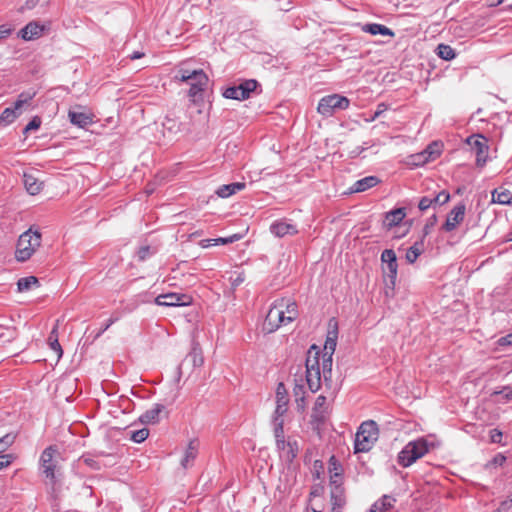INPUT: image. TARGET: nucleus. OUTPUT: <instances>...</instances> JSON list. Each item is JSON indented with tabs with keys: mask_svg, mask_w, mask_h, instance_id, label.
I'll list each match as a JSON object with an SVG mask.
<instances>
[{
	"mask_svg": "<svg viewBox=\"0 0 512 512\" xmlns=\"http://www.w3.org/2000/svg\"><path fill=\"white\" fill-rule=\"evenodd\" d=\"M289 398L285 385L280 382L276 388V404L288 405Z\"/></svg>",
	"mask_w": 512,
	"mask_h": 512,
	"instance_id": "58836bf2",
	"label": "nucleus"
},
{
	"mask_svg": "<svg viewBox=\"0 0 512 512\" xmlns=\"http://www.w3.org/2000/svg\"><path fill=\"white\" fill-rule=\"evenodd\" d=\"M12 33V28L8 25H0V38H6Z\"/></svg>",
	"mask_w": 512,
	"mask_h": 512,
	"instance_id": "69168bd1",
	"label": "nucleus"
},
{
	"mask_svg": "<svg viewBox=\"0 0 512 512\" xmlns=\"http://www.w3.org/2000/svg\"><path fill=\"white\" fill-rule=\"evenodd\" d=\"M436 223H437V216L435 214H433L431 217H429L426 220V223L422 229L421 239L424 240L431 233V231L433 230Z\"/></svg>",
	"mask_w": 512,
	"mask_h": 512,
	"instance_id": "79ce46f5",
	"label": "nucleus"
},
{
	"mask_svg": "<svg viewBox=\"0 0 512 512\" xmlns=\"http://www.w3.org/2000/svg\"><path fill=\"white\" fill-rule=\"evenodd\" d=\"M500 346H512V332L498 340Z\"/></svg>",
	"mask_w": 512,
	"mask_h": 512,
	"instance_id": "e2e57ef3",
	"label": "nucleus"
},
{
	"mask_svg": "<svg viewBox=\"0 0 512 512\" xmlns=\"http://www.w3.org/2000/svg\"><path fill=\"white\" fill-rule=\"evenodd\" d=\"M465 144L470 146L475 153V164L478 168H483L489 159L488 139L483 134H472L465 139Z\"/></svg>",
	"mask_w": 512,
	"mask_h": 512,
	"instance_id": "0eeeda50",
	"label": "nucleus"
},
{
	"mask_svg": "<svg viewBox=\"0 0 512 512\" xmlns=\"http://www.w3.org/2000/svg\"><path fill=\"white\" fill-rule=\"evenodd\" d=\"M192 75L196 78V84H191L188 95L192 98L200 95L208 84V77L202 69L192 70Z\"/></svg>",
	"mask_w": 512,
	"mask_h": 512,
	"instance_id": "4468645a",
	"label": "nucleus"
},
{
	"mask_svg": "<svg viewBox=\"0 0 512 512\" xmlns=\"http://www.w3.org/2000/svg\"><path fill=\"white\" fill-rule=\"evenodd\" d=\"M192 302L191 296L187 294L167 293L155 298V303L159 306L176 307L187 306Z\"/></svg>",
	"mask_w": 512,
	"mask_h": 512,
	"instance_id": "ddd939ff",
	"label": "nucleus"
},
{
	"mask_svg": "<svg viewBox=\"0 0 512 512\" xmlns=\"http://www.w3.org/2000/svg\"><path fill=\"white\" fill-rule=\"evenodd\" d=\"M350 105V100L340 94H331L320 99L317 111L323 117H331L337 111L346 110Z\"/></svg>",
	"mask_w": 512,
	"mask_h": 512,
	"instance_id": "423d86ee",
	"label": "nucleus"
},
{
	"mask_svg": "<svg viewBox=\"0 0 512 512\" xmlns=\"http://www.w3.org/2000/svg\"><path fill=\"white\" fill-rule=\"evenodd\" d=\"M239 239H240V236H239V235H237V234H234V235H232V236H230V237H225V238L220 237V238H216V239H214V243H213V244H217V245L222 244V245H225V244L233 243L234 241H237V240H239Z\"/></svg>",
	"mask_w": 512,
	"mask_h": 512,
	"instance_id": "8fccbe9b",
	"label": "nucleus"
},
{
	"mask_svg": "<svg viewBox=\"0 0 512 512\" xmlns=\"http://www.w3.org/2000/svg\"><path fill=\"white\" fill-rule=\"evenodd\" d=\"M432 206H435L433 197L424 196L419 200L418 208L420 211H426Z\"/></svg>",
	"mask_w": 512,
	"mask_h": 512,
	"instance_id": "49530a36",
	"label": "nucleus"
},
{
	"mask_svg": "<svg viewBox=\"0 0 512 512\" xmlns=\"http://www.w3.org/2000/svg\"><path fill=\"white\" fill-rule=\"evenodd\" d=\"M176 79H179L182 82H186L189 85L196 84V78L192 75V70L180 68L175 76Z\"/></svg>",
	"mask_w": 512,
	"mask_h": 512,
	"instance_id": "4c0bfd02",
	"label": "nucleus"
},
{
	"mask_svg": "<svg viewBox=\"0 0 512 512\" xmlns=\"http://www.w3.org/2000/svg\"><path fill=\"white\" fill-rule=\"evenodd\" d=\"M320 350L312 345L306 358V382L311 392H317L322 383L331 401L334 400L340 386L332 379L333 359L324 358L320 365Z\"/></svg>",
	"mask_w": 512,
	"mask_h": 512,
	"instance_id": "f257e3e1",
	"label": "nucleus"
},
{
	"mask_svg": "<svg viewBox=\"0 0 512 512\" xmlns=\"http://www.w3.org/2000/svg\"><path fill=\"white\" fill-rule=\"evenodd\" d=\"M362 30L366 33H370L371 35H384V36H390V37H394V32L386 27L385 25H382V24H378V23H368V24H365L363 27H362Z\"/></svg>",
	"mask_w": 512,
	"mask_h": 512,
	"instance_id": "a878e982",
	"label": "nucleus"
},
{
	"mask_svg": "<svg viewBox=\"0 0 512 512\" xmlns=\"http://www.w3.org/2000/svg\"><path fill=\"white\" fill-rule=\"evenodd\" d=\"M505 461H506V457L503 454L498 453L489 462V465L497 467V466L503 465L505 463Z\"/></svg>",
	"mask_w": 512,
	"mask_h": 512,
	"instance_id": "6e6d98bb",
	"label": "nucleus"
},
{
	"mask_svg": "<svg viewBox=\"0 0 512 512\" xmlns=\"http://www.w3.org/2000/svg\"><path fill=\"white\" fill-rule=\"evenodd\" d=\"M192 355L194 356V364L201 365L203 363V358L200 353H198L197 348L194 347L192 350Z\"/></svg>",
	"mask_w": 512,
	"mask_h": 512,
	"instance_id": "338daca9",
	"label": "nucleus"
},
{
	"mask_svg": "<svg viewBox=\"0 0 512 512\" xmlns=\"http://www.w3.org/2000/svg\"><path fill=\"white\" fill-rule=\"evenodd\" d=\"M503 434L498 429H492L490 431V440L492 443H501Z\"/></svg>",
	"mask_w": 512,
	"mask_h": 512,
	"instance_id": "4d7b16f0",
	"label": "nucleus"
},
{
	"mask_svg": "<svg viewBox=\"0 0 512 512\" xmlns=\"http://www.w3.org/2000/svg\"><path fill=\"white\" fill-rule=\"evenodd\" d=\"M14 456L12 454H1L0 453V470L8 467L14 460Z\"/></svg>",
	"mask_w": 512,
	"mask_h": 512,
	"instance_id": "09e8293b",
	"label": "nucleus"
},
{
	"mask_svg": "<svg viewBox=\"0 0 512 512\" xmlns=\"http://www.w3.org/2000/svg\"><path fill=\"white\" fill-rule=\"evenodd\" d=\"M149 436V430L146 428H142L140 430L134 431L131 435V440L136 443H141L147 439Z\"/></svg>",
	"mask_w": 512,
	"mask_h": 512,
	"instance_id": "37998d69",
	"label": "nucleus"
},
{
	"mask_svg": "<svg viewBox=\"0 0 512 512\" xmlns=\"http://www.w3.org/2000/svg\"><path fill=\"white\" fill-rule=\"evenodd\" d=\"M424 251V240L416 241L406 252V260L409 263H414L417 258Z\"/></svg>",
	"mask_w": 512,
	"mask_h": 512,
	"instance_id": "cd10ccee",
	"label": "nucleus"
},
{
	"mask_svg": "<svg viewBox=\"0 0 512 512\" xmlns=\"http://www.w3.org/2000/svg\"><path fill=\"white\" fill-rule=\"evenodd\" d=\"M380 180L376 176H367L356 181L351 187L352 193L364 192L376 186Z\"/></svg>",
	"mask_w": 512,
	"mask_h": 512,
	"instance_id": "4be33fe9",
	"label": "nucleus"
},
{
	"mask_svg": "<svg viewBox=\"0 0 512 512\" xmlns=\"http://www.w3.org/2000/svg\"><path fill=\"white\" fill-rule=\"evenodd\" d=\"M39 280L35 276H28L20 278L17 282V289L19 292L28 291L32 288L34 285H38Z\"/></svg>",
	"mask_w": 512,
	"mask_h": 512,
	"instance_id": "f704fd0d",
	"label": "nucleus"
},
{
	"mask_svg": "<svg viewBox=\"0 0 512 512\" xmlns=\"http://www.w3.org/2000/svg\"><path fill=\"white\" fill-rule=\"evenodd\" d=\"M273 432H274L275 441L285 439V436H284V428H282V429H280V430H279V429H277V428H274V429H273Z\"/></svg>",
	"mask_w": 512,
	"mask_h": 512,
	"instance_id": "774afa93",
	"label": "nucleus"
},
{
	"mask_svg": "<svg viewBox=\"0 0 512 512\" xmlns=\"http://www.w3.org/2000/svg\"><path fill=\"white\" fill-rule=\"evenodd\" d=\"M21 114L20 109H16L15 105L13 108L8 107L0 115V123L4 125L11 124Z\"/></svg>",
	"mask_w": 512,
	"mask_h": 512,
	"instance_id": "c756f323",
	"label": "nucleus"
},
{
	"mask_svg": "<svg viewBox=\"0 0 512 512\" xmlns=\"http://www.w3.org/2000/svg\"><path fill=\"white\" fill-rule=\"evenodd\" d=\"M272 425H273V429L277 428L280 430V429L284 428V417L283 416L278 417L276 415H273Z\"/></svg>",
	"mask_w": 512,
	"mask_h": 512,
	"instance_id": "052dcab7",
	"label": "nucleus"
},
{
	"mask_svg": "<svg viewBox=\"0 0 512 512\" xmlns=\"http://www.w3.org/2000/svg\"><path fill=\"white\" fill-rule=\"evenodd\" d=\"M197 453H198L197 442L194 440L190 441L185 450L184 457L181 460V466L185 469L192 466L195 458L197 457Z\"/></svg>",
	"mask_w": 512,
	"mask_h": 512,
	"instance_id": "393cba45",
	"label": "nucleus"
},
{
	"mask_svg": "<svg viewBox=\"0 0 512 512\" xmlns=\"http://www.w3.org/2000/svg\"><path fill=\"white\" fill-rule=\"evenodd\" d=\"M287 448L280 454L286 461L292 462L298 455V443L297 441L288 440L286 444Z\"/></svg>",
	"mask_w": 512,
	"mask_h": 512,
	"instance_id": "7c9ffc66",
	"label": "nucleus"
},
{
	"mask_svg": "<svg viewBox=\"0 0 512 512\" xmlns=\"http://www.w3.org/2000/svg\"><path fill=\"white\" fill-rule=\"evenodd\" d=\"M58 456L59 452L57 446L50 445L43 450L39 459V470L52 485L57 483L60 475L56 460Z\"/></svg>",
	"mask_w": 512,
	"mask_h": 512,
	"instance_id": "20e7f679",
	"label": "nucleus"
},
{
	"mask_svg": "<svg viewBox=\"0 0 512 512\" xmlns=\"http://www.w3.org/2000/svg\"><path fill=\"white\" fill-rule=\"evenodd\" d=\"M68 117L73 125L85 128L93 123L92 115L85 112L69 110Z\"/></svg>",
	"mask_w": 512,
	"mask_h": 512,
	"instance_id": "f3484780",
	"label": "nucleus"
},
{
	"mask_svg": "<svg viewBox=\"0 0 512 512\" xmlns=\"http://www.w3.org/2000/svg\"><path fill=\"white\" fill-rule=\"evenodd\" d=\"M496 394L502 395V398L505 401H511L512 400V385L511 386H505L502 388V390L495 392Z\"/></svg>",
	"mask_w": 512,
	"mask_h": 512,
	"instance_id": "864d4df0",
	"label": "nucleus"
},
{
	"mask_svg": "<svg viewBox=\"0 0 512 512\" xmlns=\"http://www.w3.org/2000/svg\"><path fill=\"white\" fill-rule=\"evenodd\" d=\"M334 472H338L339 475H342V467L337 461L335 460V457L332 456L329 461V473L330 475L334 474Z\"/></svg>",
	"mask_w": 512,
	"mask_h": 512,
	"instance_id": "3c124183",
	"label": "nucleus"
},
{
	"mask_svg": "<svg viewBox=\"0 0 512 512\" xmlns=\"http://www.w3.org/2000/svg\"><path fill=\"white\" fill-rule=\"evenodd\" d=\"M42 236L37 230L33 231L31 228L19 236L15 258L19 262L29 260L36 250L41 246Z\"/></svg>",
	"mask_w": 512,
	"mask_h": 512,
	"instance_id": "f03ea898",
	"label": "nucleus"
},
{
	"mask_svg": "<svg viewBox=\"0 0 512 512\" xmlns=\"http://www.w3.org/2000/svg\"><path fill=\"white\" fill-rule=\"evenodd\" d=\"M381 261L383 263L382 271L385 285L393 289L396 284L398 273V264L395 251L392 249H385L381 254Z\"/></svg>",
	"mask_w": 512,
	"mask_h": 512,
	"instance_id": "6e6552de",
	"label": "nucleus"
},
{
	"mask_svg": "<svg viewBox=\"0 0 512 512\" xmlns=\"http://www.w3.org/2000/svg\"><path fill=\"white\" fill-rule=\"evenodd\" d=\"M430 449L429 442L424 438H419L408 442L398 454V463L402 467H409L418 459L423 457Z\"/></svg>",
	"mask_w": 512,
	"mask_h": 512,
	"instance_id": "39448f33",
	"label": "nucleus"
},
{
	"mask_svg": "<svg viewBox=\"0 0 512 512\" xmlns=\"http://www.w3.org/2000/svg\"><path fill=\"white\" fill-rule=\"evenodd\" d=\"M388 105L384 102L379 103L369 121H374L379 118L385 111H387Z\"/></svg>",
	"mask_w": 512,
	"mask_h": 512,
	"instance_id": "de8ad7c7",
	"label": "nucleus"
},
{
	"mask_svg": "<svg viewBox=\"0 0 512 512\" xmlns=\"http://www.w3.org/2000/svg\"><path fill=\"white\" fill-rule=\"evenodd\" d=\"M342 475H339L338 472H334V474L330 475V486L331 488H335V486L342 485Z\"/></svg>",
	"mask_w": 512,
	"mask_h": 512,
	"instance_id": "13d9d810",
	"label": "nucleus"
},
{
	"mask_svg": "<svg viewBox=\"0 0 512 512\" xmlns=\"http://www.w3.org/2000/svg\"><path fill=\"white\" fill-rule=\"evenodd\" d=\"M411 159H412V163L414 165H417V166L423 165V164H425V163L430 161L429 160V155H426L424 150L422 152H420V153L412 155Z\"/></svg>",
	"mask_w": 512,
	"mask_h": 512,
	"instance_id": "c03bdc74",
	"label": "nucleus"
},
{
	"mask_svg": "<svg viewBox=\"0 0 512 512\" xmlns=\"http://www.w3.org/2000/svg\"><path fill=\"white\" fill-rule=\"evenodd\" d=\"M396 499L390 495H384L376 501L368 512H387L394 507Z\"/></svg>",
	"mask_w": 512,
	"mask_h": 512,
	"instance_id": "b1692460",
	"label": "nucleus"
},
{
	"mask_svg": "<svg viewBox=\"0 0 512 512\" xmlns=\"http://www.w3.org/2000/svg\"><path fill=\"white\" fill-rule=\"evenodd\" d=\"M424 152L426 155H429V160L433 161L440 156L442 152V144L440 142L434 141L426 147Z\"/></svg>",
	"mask_w": 512,
	"mask_h": 512,
	"instance_id": "c9c22d12",
	"label": "nucleus"
},
{
	"mask_svg": "<svg viewBox=\"0 0 512 512\" xmlns=\"http://www.w3.org/2000/svg\"><path fill=\"white\" fill-rule=\"evenodd\" d=\"M16 435L14 433H7L0 438V453L5 452L15 442Z\"/></svg>",
	"mask_w": 512,
	"mask_h": 512,
	"instance_id": "ea45409f",
	"label": "nucleus"
},
{
	"mask_svg": "<svg viewBox=\"0 0 512 512\" xmlns=\"http://www.w3.org/2000/svg\"><path fill=\"white\" fill-rule=\"evenodd\" d=\"M41 125V119L37 116L33 117L32 120L26 125L24 128V132H28L30 130H37Z\"/></svg>",
	"mask_w": 512,
	"mask_h": 512,
	"instance_id": "603ef678",
	"label": "nucleus"
},
{
	"mask_svg": "<svg viewBox=\"0 0 512 512\" xmlns=\"http://www.w3.org/2000/svg\"><path fill=\"white\" fill-rule=\"evenodd\" d=\"M245 186L246 185L243 182L222 185L217 189L216 194L221 198H227L235 194L237 191L243 190Z\"/></svg>",
	"mask_w": 512,
	"mask_h": 512,
	"instance_id": "bb28decb",
	"label": "nucleus"
},
{
	"mask_svg": "<svg viewBox=\"0 0 512 512\" xmlns=\"http://www.w3.org/2000/svg\"><path fill=\"white\" fill-rule=\"evenodd\" d=\"M36 95V92L34 91H25L19 94L17 100L15 101V108L20 109L23 107V105L28 104Z\"/></svg>",
	"mask_w": 512,
	"mask_h": 512,
	"instance_id": "e433bc0d",
	"label": "nucleus"
},
{
	"mask_svg": "<svg viewBox=\"0 0 512 512\" xmlns=\"http://www.w3.org/2000/svg\"><path fill=\"white\" fill-rule=\"evenodd\" d=\"M305 388L303 384H295L293 388V395L296 399L305 397Z\"/></svg>",
	"mask_w": 512,
	"mask_h": 512,
	"instance_id": "5fc2aeb1",
	"label": "nucleus"
},
{
	"mask_svg": "<svg viewBox=\"0 0 512 512\" xmlns=\"http://www.w3.org/2000/svg\"><path fill=\"white\" fill-rule=\"evenodd\" d=\"M378 426L375 421L368 420L363 422L355 435L354 452H368L372 449L378 439Z\"/></svg>",
	"mask_w": 512,
	"mask_h": 512,
	"instance_id": "7ed1b4c3",
	"label": "nucleus"
},
{
	"mask_svg": "<svg viewBox=\"0 0 512 512\" xmlns=\"http://www.w3.org/2000/svg\"><path fill=\"white\" fill-rule=\"evenodd\" d=\"M25 189L30 195L40 193L43 188V182L39 181L34 175L25 173L23 175Z\"/></svg>",
	"mask_w": 512,
	"mask_h": 512,
	"instance_id": "5701e85b",
	"label": "nucleus"
},
{
	"mask_svg": "<svg viewBox=\"0 0 512 512\" xmlns=\"http://www.w3.org/2000/svg\"><path fill=\"white\" fill-rule=\"evenodd\" d=\"M44 30V25L32 21L20 30L19 36L25 41L35 40L43 35Z\"/></svg>",
	"mask_w": 512,
	"mask_h": 512,
	"instance_id": "2eb2a0df",
	"label": "nucleus"
},
{
	"mask_svg": "<svg viewBox=\"0 0 512 512\" xmlns=\"http://www.w3.org/2000/svg\"><path fill=\"white\" fill-rule=\"evenodd\" d=\"M283 307L284 299H281L276 301L269 309L263 324V329L267 333H272L276 331L280 326L286 325L284 322Z\"/></svg>",
	"mask_w": 512,
	"mask_h": 512,
	"instance_id": "1a4fd4ad",
	"label": "nucleus"
},
{
	"mask_svg": "<svg viewBox=\"0 0 512 512\" xmlns=\"http://www.w3.org/2000/svg\"><path fill=\"white\" fill-rule=\"evenodd\" d=\"M80 461H82L83 463H85L87 466L93 468V469H99L100 468V465L92 458L90 457H85V456H82L80 458Z\"/></svg>",
	"mask_w": 512,
	"mask_h": 512,
	"instance_id": "bf43d9fd",
	"label": "nucleus"
},
{
	"mask_svg": "<svg viewBox=\"0 0 512 512\" xmlns=\"http://www.w3.org/2000/svg\"><path fill=\"white\" fill-rule=\"evenodd\" d=\"M258 82L254 79L244 80L238 85L227 87L223 96L227 99L245 100L248 99L252 92L256 90Z\"/></svg>",
	"mask_w": 512,
	"mask_h": 512,
	"instance_id": "9d476101",
	"label": "nucleus"
},
{
	"mask_svg": "<svg viewBox=\"0 0 512 512\" xmlns=\"http://www.w3.org/2000/svg\"><path fill=\"white\" fill-rule=\"evenodd\" d=\"M450 200V194L446 191H441L437 195L433 197V201L435 206L437 205H444Z\"/></svg>",
	"mask_w": 512,
	"mask_h": 512,
	"instance_id": "a18cd8bd",
	"label": "nucleus"
},
{
	"mask_svg": "<svg viewBox=\"0 0 512 512\" xmlns=\"http://www.w3.org/2000/svg\"><path fill=\"white\" fill-rule=\"evenodd\" d=\"M512 200V193L509 190L498 191L495 189L492 192V202L498 204H510Z\"/></svg>",
	"mask_w": 512,
	"mask_h": 512,
	"instance_id": "72a5a7b5",
	"label": "nucleus"
},
{
	"mask_svg": "<svg viewBox=\"0 0 512 512\" xmlns=\"http://www.w3.org/2000/svg\"><path fill=\"white\" fill-rule=\"evenodd\" d=\"M283 312L285 324L291 323L298 316L297 304L295 302H284Z\"/></svg>",
	"mask_w": 512,
	"mask_h": 512,
	"instance_id": "2f4dec72",
	"label": "nucleus"
},
{
	"mask_svg": "<svg viewBox=\"0 0 512 512\" xmlns=\"http://www.w3.org/2000/svg\"><path fill=\"white\" fill-rule=\"evenodd\" d=\"M337 324L334 325V329L333 330H330L328 332V335H327V338H326V341H325V345H324V353L322 355V360L324 358H330L332 359L333 357V354L335 352V349H336V345H337Z\"/></svg>",
	"mask_w": 512,
	"mask_h": 512,
	"instance_id": "6ab92c4d",
	"label": "nucleus"
},
{
	"mask_svg": "<svg viewBox=\"0 0 512 512\" xmlns=\"http://www.w3.org/2000/svg\"><path fill=\"white\" fill-rule=\"evenodd\" d=\"M270 232L276 237L282 238L287 235H295L298 233V230L295 225L284 220H279L271 224Z\"/></svg>",
	"mask_w": 512,
	"mask_h": 512,
	"instance_id": "dca6fc26",
	"label": "nucleus"
},
{
	"mask_svg": "<svg viewBox=\"0 0 512 512\" xmlns=\"http://www.w3.org/2000/svg\"><path fill=\"white\" fill-rule=\"evenodd\" d=\"M329 396L319 395L316 398L311 413V424L314 428L320 429L327 422L330 416L327 399Z\"/></svg>",
	"mask_w": 512,
	"mask_h": 512,
	"instance_id": "9b49d317",
	"label": "nucleus"
},
{
	"mask_svg": "<svg viewBox=\"0 0 512 512\" xmlns=\"http://www.w3.org/2000/svg\"><path fill=\"white\" fill-rule=\"evenodd\" d=\"M164 409V405L155 404L151 409L145 411L140 416V421L144 424H155L159 421V416L164 411Z\"/></svg>",
	"mask_w": 512,
	"mask_h": 512,
	"instance_id": "aec40b11",
	"label": "nucleus"
},
{
	"mask_svg": "<svg viewBox=\"0 0 512 512\" xmlns=\"http://www.w3.org/2000/svg\"><path fill=\"white\" fill-rule=\"evenodd\" d=\"M118 320V317H111L105 325H102V328L99 330V332L96 334V337L101 336L113 323H115Z\"/></svg>",
	"mask_w": 512,
	"mask_h": 512,
	"instance_id": "0e129e2a",
	"label": "nucleus"
},
{
	"mask_svg": "<svg viewBox=\"0 0 512 512\" xmlns=\"http://www.w3.org/2000/svg\"><path fill=\"white\" fill-rule=\"evenodd\" d=\"M48 344H49L50 348L54 352H56L57 357L61 358L62 354H63V350L58 341V325L57 324L53 327L52 331L50 332V335L48 337Z\"/></svg>",
	"mask_w": 512,
	"mask_h": 512,
	"instance_id": "c85d7f7f",
	"label": "nucleus"
},
{
	"mask_svg": "<svg viewBox=\"0 0 512 512\" xmlns=\"http://www.w3.org/2000/svg\"><path fill=\"white\" fill-rule=\"evenodd\" d=\"M438 57L443 60L450 61L456 57L455 50L447 44H439L436 48Z\"/></svg>",
	"mask_w": 512,
	"mask_h": 512,
	"instance_id": "473e14b6",
	"label": "nucleus"
},
{
	"mask_svg": "<svg viewBox=\"0 0 512 512\" xmlns=\"http://www.w3.org/2000/svg\"><path fill=\"white\" fill-rule=\"evenodd\" d=\"M465 213H466V205L462 202L458 203L448 213L446 221L442 225L441 229L444 232L454 231L464 221Z\"/></svg>",
	"mask_w": 512,
	"mask_h": 512,
	"instance_id": "f8f14e48",
	"label": "nucleus"
},
{
	"mask_svg": "<svg viewBox=\"0 0 512 512\" xmlns=\"http://www.w3.org/2000/svg\"><path fill=\"white\" fill-rule=\"evenodd\" d=\"M287 410H288V405L276 404V408H275L273 415H276L278 417H280V416L284 417Z\"/></svg>",
	"mask_w": 512,
	"mask_h": 512,
	"instance_id": "680f3d73",
	"label": "nucleus"
},
{
	"mask_svg": "<svg viewBox=\"0 0 512 512\" xmlns=\"http://www.w3.org/2000/svg\"><path fill=\"white\" fill-rule=\"evenodd\" d=\"M331 503L333 512H339L337 510L341 509L345 505V490L342 485L331 488Z\"/></svg>",
	"mask_w": 512,
	"mask_h": 512,
	"instance_id": "412c9836",
	"label": "nucleus"
},
{
	"mask_svg": "<svg viewBox=\"0 0 512 512\" xmlns=\"http://www.w3.org/2000/svg\"><path fill=\"white\" fill-rule=\"evenodd\" d=\"M405 208H396L385 213L384 225L390 229L394 226L399 225L405 218Z\"/></svg>",
	"mask_w": 512,
	"mask_h": 512,
	"instance_id": "a211bd4d",
	"label": "nucleus"
},
{
	"mask_svg": "<svg viewBox=\"0 0 512 512\" xmlns=\"http://www.w3.org/2000/svg\"><path fill=\"white\" fill-rule=\"evenodd\" d=\"M156 253V249L149 245L141 246L137 251V257L139 261H145Z\"/></svg>",
	"mask_w": 512,
	"mask_h": 512,
	"instance_id": "a19ab883",
	"label": "nucleus"
}]
</instances>
